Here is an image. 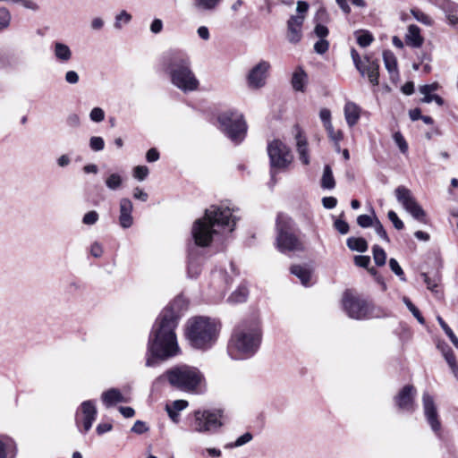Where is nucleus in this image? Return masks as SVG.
<instances>
[{
  "instance_id": "obj_38",
  "label": "nucleus",
  "mask_w": 458,
  "mask_h": 458,
  "mask_svg": "<svg viewBox=\"0 0 458 458\" xmlns=\"http://www.w3.org/2000/svg\"><path fill=\"white\" fill-rule=\"evenodd\" d=\"M221 0H195L196 6L204 11L214 10Z\"/></svg>"
},
{
  "instance_id": "obj_39",
  "label": "nucleus",
  "mask_w": 458,
  "mask_h": 458,
  "mask_svg": "<svg viewBox=\"0 0 458 458\" xmlns=\"http://www.w3.org/2000/svg\"><path fill=\"white\" fill-rule=\"evenodd\" d=\"M403 301L404 302L408 310L412 313V315L417 318L419 323L423 325L425 323L424 318L421 316L420 310L412 304L410 299L408 297H403Z\"/></svg>"
},
{
  "instance_id": "obj_15",
  "label": "nucleus",
  "mask_w": 458,
  "mask_h": 458,
  "mask_svg": "<svg viewBox=\"0 0 458 458\" xmlns=\"http://www.w3.org/2000/svg\"><path fill=\"white\" fill-rule=\"evenodd\" d=\"M423 410L427 421L432 430L437 433L440 430L441 423L438 420V414L433 397L425 392L422 395Z\"/></svg>"
},
{
  "instance_id": "obj_59",
  "label": "nucleus",
  "mask_w": 458,
  "mask_h": 458,
  "mask_svg": "<svg viewBox=\"0 0 458 458\" xmlns=\"http://www.w3.org/2000/svg\"><path fill=\"white\" fill-rule=\"evenodd\" d=\"M335 227L342 234H346L349 232V225L341 219L335 222Z\"/></svg>"
},
{
  "instance_id": "obj_47",
  "label": "nucleus",
  "mask_w": 458,
  "mask_h": 458,
  "mask_svg": "<svg viewBox=\"0 0 458 458\" xmlns=\"http://www.w3.org/2000/svg\"><path fill=\"white\" fill-rule=\"evenodd\" d=\"M372 226H374L376 233H377V235L380 238H382L386 242H389V241H390L389 237L384 228L383 225L380 223V221L377 217H375V223Z\"/></svg>"
},
{
  "instance_id": "obj_28",
  "label": "nucleus",
  "mask_w": 458,
  "mask_h": 458,
  "mask_svg": "<svg viewBox=\"0 0 458 458\" xmlns=\"http://www.w3.org/2000/svg\"><path fill=\"white\" fill-rule=\"evenodd\" d=\"M347 246L352 250H356L360 252H365L368 249V243L363 238H348Z\"/></svg>"
},
{
  "instance_id": "obj_8",
  "label": "nucleus",
  "mask_w": 458,
  "mask_h": 458,
  "mask_svg": "<svg viewBox=\"0 0 458 458\" xmlns=\"http://www.w3.org/2000/svg\"><path fill=\"white\" fill-rule=\"evenodd\" d=\"M276 247L282 251H299L303 250V245L294 233V223L285 214H278L276 217Z\"/></svg>"
},
{
  "instance_id": "obj_51",
  "label": "nucleus",
  "mask_w": 458,
  "mask_h": 458,
  "mask_svg": "<svg viewBox=\"0 0 458 458\" xmlns=\"http://www.w3.org/2000/svg\"><path fill=\"white\" fill-rule=\"evenodd\" d=\"M148 174V168L144 165H138L133 170V176L140 181H143Z\"/></svg>"
},
{
  "instance_id": "obj_45",
  "label": "nucleus",
  "mask_w": 458,
  "mask_h": 458,
  "mask_svg": "<svg viewBox=\"0 0 458 458\" xmlns=\"http://www.w3.org/2000/svg\"><path fill=\"white\" fill-rule=\"evenodd\" d=\"M99 218L97 211L91 210L86 213L82 218V223L87 225H95Z\"/></svg>"
},
{
  "instance_id": "obj_16",
  "label": "nucleus",
  "mask_w": 458,
  "mask_h": 458,
  "mask_svg": "<svg viewBox=\"0 0 458 458\" xmlns=\"http://www.w3.org/2000/svg\"><path fill=\"white\" fill-rule=\"evenodd\" d=\"M414 393L412 386L407 385L395 397V403L401 410L412 411L414 410Z\"/></svg>"
},
{
  "instance_id": "obj_60",
  "label": "nucleus",
  "mask_w": 458,
  "mask_h": 458,
  "mask_svg": "<svg viewBox=\"0 0 458 458\" xmlns=\"http://www.w3.org/2000/svg\"><path fill=\"white\" fill-rule=\"evenodd\" d=\"M354 263L358 267H367L370 263V258L369 256H355Z\"/></svg>"
},
{
  "instance_id": "obj_6",
  "label": "nucleus",
  "mask_w": 458,
  "mask_h": 458,
  "mask_svg": "<svg viewBox=\"0 0 458 458\" xmlns=\"http://www.w3.org/2000/svg\"><path fill=\"white\" fill-rule=\"evenodd\" d=\"M217 332L215 321L197 317L188 321L186 336L193 347L201 349L210 347L215 343Z\"/></svg>"
},
{
  "instance_id": "obj_32",
  "label": "nucleus",
  "mask_w": 458,
  "mask_h": 458,
  "mask_svg": "<svg viewBox=\"0 0 458 458\" xmlns=\"http://www.w3.org/2000/svg\"><path fill=\"white\" fill-rule=\"evenodd\" d=\"M437 320L439 323L442 329L449 337L452 344L455 346V348L458 349V338L456 337L453 330L448 327V325L444 321V319L440 316H437Z\"/></svg>"
},
{
  "instance_id": "obj_7",
  "label": "nucleus",
  "mask_w": 458,
  "mask_h": 458,
  "mask_svg": "<svg viewBox=\"0 0 458 458\" xmlns=\"http://www.w3.org/2000/svg\"><path fill=\"white\" fill-rule=\"evenodd\" d=\"M224 426V411L220 409L197 410L192 413L190 428L193 432L212 435Z\"/></svg>"
},
{
  "instance_id": "obj_31",
  "label": "nucleus",
  "mask_w": 458,
  "mask_h": 458,
  "mask_svg": "<svg viewBox=\"0 0 458 458\" xmlns=\"http://www.w3.org/2000/svg\"><path fill=\"white\" fill-rule=\"evenodd\" d=\"M247 295H248L247 288L244 286H241L229 296L228 301L231 303L243 302L246 300Z\"/></svg>"
},
{
  "instance_id": "obj_33",
  "label": "nucleus",
  "mask_w": 458,
  "mask_h": 458,
  "mask_svg": "<svg viewBox=\"0 0 458 458\" xmlns=\"http://www.w3.org/2000/svg\"><path fill=\"white\" fill-rule=\"evenodd\" d=\"M411 13L419 22H421L427 26H431L433 23L432 18L419 9H411Z\"/></svg>"
},
{
  "instance_id": "obj_62",
  "label": "nucleus",
  "mask_w": 458,
  "mask_h": 458,
  "mask_svg": "<svg viewBox=\"0 0 458 458\" xmlns=\"http://www.w3.org/2000/svg\"><path fill=\"white\" fill-rule=\"evenodd\" d=\"M90 254L95 258H100L103 254V247L99 242H94L90 246Z\"/></svg>"
},
{
  "instance_id": "obj_1",
  "label": "nucleus",
  "mask_w": 458,
  "mask_h": 458,
  "mask_svg": "<svg viewBox=\"0 0 458 458\" xmlns=\"http://www.w3.org/2000/svg\"><path fill=\"white\" fill-rule=\"evenodd\" d=\"M178 318L172 307L165 309L159 315L148 339L147 367L156 366L158 360H165L180 352L174 332Z\"/></svg>"
},
{
  "instance_id": "obj_64",
  "label": "nucleus",
  "mask_w": 458,
  "mask_h": 458,
  "mask_svg": "<svg viewBox=\"0 0 458 458\" xmlns=\"http://www.w3.org/2000/svg\"><path fill=\"white\" fill-rule=\"evenodd\" d=\"M66 123L71 127H78L81 124V120L78 114H71L67 116Z\"/></svg>"
},
{
  "instance_id": "obj_53",
  "label": "nucleus",
  "mask_w": 458,
  "mask_h": 458,
  "mask_svg": "<svg viewBox=\"0 0 458 458\" xmlns=\"http://www.w3.org/2000/svg\"><path fill=\"white\" fill-rule=\"evenodd\" d=\"M329 43L325 38H320L314 45V49L318 54H324L328 50Z\"/></svg>"
},
{
  "instance_id": "obj_49",
  "label": "nucleus",
  "mask_w": 458,
  "mask_h": 458,
  "mask_svg": "<svg viewBox=\"0 0 458 458\" xmlns=\"http://www.w3.org/2000/svg\"><path fill=\"white\" fill-rule=\"evenodd\" d=\"M389 267L391 270L401 278V280L405 281L403 271L395 259H390Z\"/></svg>"
},
{
  "instance_id": "obj_37",
  "label": "nucleus",
  "mask_w": 458,
  "mask_h": 458,
  "mask_svg": "<svg viewBox=\"0 0 458 458\" xmlns=\"http://www.w3.org/2000/svg\"><path fill=\"white\" fill-rule=\"evenodd\" d=\"M11 19L10 12L5 7H0V32L10 26Z\"/></svg>"
},
{
  "instance_id": "obj_19",
  "label": "nucleus",
  "mask_w": 458,
  "mask_h": 458,
  "mask_svg": "<svg viewBox=\"0 0 458 458\" xmlns=\"http://www.w3.org/2000/svg\"><path fill=\"white\" fill-rule=\"evenodd\" d=\"M101 400L106 407H111L119 403H127L128 400L123 395L120 390L116 388H110L104 392L101 395Z\"/></svg>"
},
{
  "instance_id": "obj_55",
  "label": "nucleus",
  "mask_w": 458,
  "mask_h": 458,
  "mask_svg": "<svg viewBox=\"0 0 458 458\" xmlns=\"http://www.w3.org/2000/svg\"><path fill=\"white\" fill-rule=\"evenodd\" d=\"M13 3L20 4L24 8L32 11H37L38 9V4L32 0H13Z\"/></svg>"
},
{
  "instance_id": "obj_63",
  "label": "nucleus",
  "mask_w": 458,
  "mask_h": 458,
  "mask_svg": "<svg viewBox=\"0 0 458 458\" xmlns=\"http://www.w3.org/2000/svg\"><path fill=\"white\" fill-rule=\"evenodd\" d=\"M169 406L172 407V409L176 412H179L188 406V402L185 400H176L174 401Z\"/></svg>"
},
{
  "instance_id": "obj_14",
  "label": "nucleus",
  "mask_w": 458,
  "mask_h": 458,
  "mask_svg": "<svg viewBox=\"0 0 458 458\" xmlns=\"http://www.w3.org/2000/svg\"><path fill=\"white\" fill-rule=\"evenodd\" d=\"M96 416L97 409L94 403L92 401H85L81 404L77 411L76 424L80 427V423L81 422L84 432H88L91 428Z\"/></svg>"
},
{
  "instance_id": "obj_43",
  "label": "nucleus",
  "mask_w": 458,
  "mask_h": 458,
  "mask_svg": "<svg viewBox=\"0 0 458 458\" xmlns=\"http://www.w3.org/2000/svg\"><path fill=\"white\" fill-rule=\"evenodd\" d=\"M372 41L373 36L368 31L360 32L357 36V42L362 47L369 46Z\"/></svg>"
},
{
  "instance_id": "obj_58",
  "label": "nucleus",
  "mask_w": 458,
  "mask_h": 458,
  "mask_svg": "<svg viewBox=\"0 0 458 458\" xmlns=\"http://www.w3.org/2000/svg\"><path fill=\"white\" fill-rule=\"evenodd\" d=\"M148 430V426L145 422L141 420L135 421L134 425L131 428V431L136 434H143Z\"/></svg>"
},
{
  "instance_id": "obj_24",
  "label": "nucleus",
  "mask_w": 458,
  "mask_h": 458,
  "mask_svg": "<svg viewBox=\"0 0 458 458\" xmlns=\"http://www.w3.org/2000/svg\"><path fill=\"white\" fill-rule=\"evenodd\" d=\"M308 81V75L302 68L298 67L293 74L292 85L296 91H304L306 83Z\"/></svg>"
},
{
  "instance_id": "obj_61",
  "label": "nucleus",
  "mask_w": 458,
  "mask_h": 458,
  "mask_svg": "<svg viewBox=\"0 0 458 458\" xmlns=\"http://www.w3.org/2000/svg\"><path fill=\"white\" fill-rule=\"evenodd\" d=\"M445 358L446 362L452 368L453 371L454 373L458 371V367L456 366V360L454 354L452 352H448L445 354Z\"/></svg>"
},
{
  "instance_id": "obj_26",
  "label": "nucleus",
  "mask_w": 458,
  "mask_h": 458,
  "mask_svg": "<svg viewBox=\"0 0 458 458\" xmlns=\"http://www.w3.org/2000/svg\"><path fill=\"white\" fill-rule=\"evenodd\" d=\"M291 273L297 276L301 284L305 286L309 284L310 280V271L300 265H294L291 267Z\"/></svg>"
},
{
  "instance_id": "obj_2",
  "label": "nucleus",
  "mask_w": 458,
  "mask_h": 458,
  "mask_svg": "<svg viewBox=\"0 0 458 458\" xmlns=\"http://www.w3.org/2000/svg\"><path fill=\"white\" fill-rule=\"evenodd\" d=\"M238 219L233 208L224 205L211 206L206 209L204 216L197 219L192 225L195 243L200 247L208 246L220 230L232 232Z\"/></svg>"
},
{
  "instance_id": "obj_22",
  "label": "nucleus",
  "mask_w": 458,
  "mask_h": 458,
  "mask_svg": "<svg viewBox=\"0 0 458 458\" xmlns=\"http://www.w3.org/2000/svg\"><path fill=\"white\" fill-rule=\"evenodd\" d=\"M360 109L356 104H354L352 102H348L345 104L344 117H345L346 123H348V125L350 127H352L353 125H355L358 123V121L360 119Z\"/></svg>"
},
{
  "instance_id": "obj_11",
  "label": "nucleus",
  "mask_w": 458,
  "mask_h": 458,
  "mask_svg": "<svg viewBox=\"0 0 458 458\" xmlns=\"http://www.w3.org/2000/svg\"><path fill=\"white\" fill-rule=\"evenodd\" d=\"M394 195L397 201L413 218L425 223L426 213L408 188L398 186L394 190Z\"/></svg>"
},
{
  "instance_id": "obj_46",
  "label": "nucleus",
  "mask_w": 458,
  "mask_h": 458,
  "mask_svg": "<svg viewBox=\"0 0 458 458\" xmlns=\"http://www.w3.org/2000/svg\"><path fill=\"white\" fill-rule=\"evenodd\" d=\"M89 118L95 123H100L105 119V112L100 107H94L89 113Z\"/></svg>"
},
{
  "instance_id": "obj_20",
  "label": "nucleus",
  "mask_w": 458,
  "mask_h": 458,
  "mask_svg": "<svg viewBox=\"0 0 458 458\" xmlns=\"http://www.w3.org/2000/svg\"><path fill=\"white\" fill-rule=\"evenodd\" d=\"M55 58L61 64H67L72 57V53L68 45L56 41L53 44Z\"/></svg>"
},
{
  "instance_id": "obj_18",
  "label": "nucleus",
  "mask_w": 458,
  "mask_h": 458,
  "mask_svg": "<svg viewBox=\"0 0 458 458\" xmlns=\"http://www.w3.org/2000/svg\"><path fill=\"white\" fill-rule=\"evenodd\" d=\"M304 21L302 15L292 16L288 21V39L292 43H297L301 38V26Z\"/></svg>"
},
{
  "instance_id": "obj_54",
  "label": "nucleus",
  "mask_w": 458,
  "mask_h": 458,
  "mask_svg": "<svg viewBox=\"0 0 458 458\" xmlns=\"http://www.w3.org/2000/svg\"><path fill=\"white\" fill-rule=\"evenodd\" d=\"M319 117L323 122L324 127L329 126L331 123V112L327 108H322L319 112Z\"/></svg>"
},
{
  "instance_id": "obj_3",
  "label": "nucleus",
  "mask_w": 458,
  "mask_h": 458,
  "mask_svg": "<svg viewBox=\"0 0 458 458\" xmlns=\"http://www.w3.org/2000/svg\"><path fill=\"white\" fill-rule=\"evenodd\" d=\"M261 331L257 321L244 322L238 326L229 342L228 352L234 360L247 359L258 351Z\"/></svg>"
},
{
  "instance_id": "obj_10",
  "label": "nucleus",
  "mask_w": 458,
  "mask_h": 458,
  "mask_svg": "<svg viewBox=\"0 0 458 458\" xmlns=\"http://www.w3.org/2000/svg\"><path fill=\"white\" fill-rule=\"evenodd\" d=\"M342 304L347 315L354 319L368 318L371 313L372 307L365 300L354 295L350 291H345Z\"/></svg>"
},
{
  "instance_id": "obj_44",
  "label": "nucleus",
  "mask_w": 458,
  "mask_h": 458,
  "mask_svg": "<svg viewBox=\"0 0 458 458\" xmlns=\"http://www.w3.org/2000/svg\"><path fill=\"white\" fill-rule=\"evenodd\" d=\"M89 147L94 151H100L105 148V141L101 137L93 136L89 139Z\"/></svg>"
},
{
  "instance_id": "obj_12",
  "label": "nucleus",
  "mask_w": 458,
  "mask_h": 458,
  "mask_svg": "<svg viewBox=\"0 0 458 458\" xmlns=\"http://www.w3.org/2000/svg\"><path fill=\"white\" fill-rule=\"evenodd\" d=\"M272 170L284 169L293 160V156L285 144L280 140H274L267 147Z\"/></svg>"
},
{
  "instance_id": "obj_4",
  "label": "nucleus",
  "mask_w": 458,
  "mask_h": 458,
  "mask_svg": "<svg viewBox=\"0 0 458 458\" xmlns=\"http://www.w3.org/2000/svg\"><path fill=\"white\" fill-rule=\"evenodd\" d=\"M169 384L179 390L201 394L206 389V380L203 374L195 367L182 365L174 367L162 376Z\"/></svg>"
},
{
  "instance_id": "obj_36",
  "label": "nucleus",
  "mask_w": 458,
  "mask_h": 458,
  "mask_svg": "<svg viewBox=\"0 0 458 458\" xmlns=\"http://www.w3.org/2000/svg\"><path fill=\"white\" fill-rule=\"evenodd\" d=\"M131 20V15L128 13L126 11H122L115 16V21L114 23V27L116 30H121L123 24H128Z\"/></svg>"
},
{
  "instance_id": "obj_30",
  "label": "nucleus",
  "mask_w": 458,
  "mask_h": 458,
  "mask_svg": "<svg viewBox=\"0 0 458 458\" xmlns=\"http://www.w3.org/2000/svg\"><path fill=\"white\" fill-rule=\"evenodd\" d=\"M383 60L386 68L389 72H394L397 71V62L394 55L389 51L386 50L383 53Z\"/></svg>"
},
{
  "instance_id": "obj_40",
  "label": "nucleus",
  "mask_w": 458,
  "mask_h": 458,
  "mask_svg": "<svg viewBox=\"0 0 458 458\" xmlns=\"http://www.w3.org/2000/svg\"><path fill=\"white\" fill-rule=\"evenodd\" d=\"M395 144L398 146L400 151L405 154L408 151V144L400 131H396L393 135Z\"/></svg>"
},
{
  "instance_id": "obj_9",
  "label": "nucleus",
  "mask_w": 458,
  "mask_h": 458,
  "mask_svg": "<svg viewBox=\"0 0 458 458\" xmlns=\"http://www.w3.org/2000/svg\"><path fill=\"white\" fill-rule=\"evenodd\" d=\"M218 123L221 130L232 141L239 143L244 139L247 124L241 113L233 110L224 112L218 116Z\"/></svg>"
},
{
  "instance_id": "obj_50",
  "label": "nucleus",
  "mask_w": 458,
  "mask_h": 458,
  "mask_svg": "<svg viewBox=\"0 0 458 458\" xmlns=\"http://www.w3.org/2000/svg\"><path fill=\"white\" fill-rule=\"evenodd\" d=\"M10 444L0 439V458H13L14 454L9 451Z\"/></svg>"
},
{
  "instance_id": "obj_57",
  "label": "nucleus",
  "mask_w": 458,
  "mask_h": 458,
  "mask_svg": "<svg viewBox=\"0 0 458 458\" xmlns=\"http://www.w3.org/2000/svg\"><path fill=\"white\" fill-rule=\"evenodd\" d=\"M439 89V84L437 82H433L431 84L422 85L419 88V91L420 94H428L432 93Z\"/></svg>"
},
{
  "instance_id": "obj_42",
  "label": "nucleus",
  "mask_w": 458,
  "mask_h": 458,
  "mask_svg": "<svg viewBox=\"0 0 458 458\" xmlns=\"http://www.w3.org/2000/svg\"><path fill=\"white\" fill-rule=\"evenodd\" d=\"M351 56L357 70L360 72L362 76H365V68L363 67L365 60L362 61L360 59L359 53L354 48L351 50Z\"/></svg>"
},
{
  "instance_id": "obj_27",
  "label": "nucleus",
  "mask_w": 458,
  "mask_h": 458,
  "mask_svg": "<svg viewBox=\"0 0 458 458\" xmlns=\"http://www.w3.org/2000/svg\"><path fill=\"white\" fill-rule=\"evenodd\" d=\"M335 185V178L330 165H327L324 167L323 175L321 178V187L324 189H333Z\"/></svg>"
},
{
  "instance_id": "obj_48",
  "label": "nucleus",
  "mask_w": 458,
  "mask_h": 458,
  "mask_svg": "<svg viewBox=\"0 0 458 458\" xmlns=\"http://www.w3.org/2000/svg\"><path fill=\"white\" fill-rule=\"evenodd\" d=\"M387 217L393 223L395 229L402 230L404 227L403 222L398 217L394 211H388Z\"/></svg>"
},
{
  "instance_id": "obj_34",
  "label": "nucleus",
  "mask_w": 458,
  "mask_h": 458,
  "mask_svg": "<svg viewBox=\"0 0 458 458\" xmlns=\"http://www.w3.org/2000/svg\"><path fill=\"white\" fill-rule=\"evenodd\" d=\"M373 259L377 266H384L386 264V254L385 250L378 245H375L372 249Z\"/></svg>"
},
{
  "instance_id": "obj_21",
  "label": "nucleus",
  "mask_w": 458,
  "mask_h": 458,
  "mask_svg": "<svg viewBox=\"0 0 458 458\" xmlns=\"http://www.w3.org/2000/svg\"><path fill=\"white\" fill-rule=\"evenodd\" d=\"M405 42L411 47H420L424 42L423 37L420 35V29L414 24H411L408 27L407 33L405 35Z\"/></svg>"
},
{
  "instance_id": "obj_29",
  "label": "nucleus",
  "mask_w": 458,
  "mask_h": 458,
  "mask_svg": "<svg viewBox=\"0 0 458 458\" xmlns=\"http://www.w3.org/2000/svg\"><path fill=\"white\" fill-rule=\"evenodd\" d=\"M123 181V180L119 174L113 173L106 177L105 183L109 190L117 191L121 188Z\"/></svg>"
},
{
  "instance_id": "obj_41",
  "label": "nucleus",
  "mask_w": 458,
  "mask_h": 458,
  "mask_svg": "<svg viewBox=\"0 0 458 458\" xmlns=\"http://www.w3.org/2000/svg\"><path fill=\"white\" fill-rule=\"evenodd\" d=\"M327 131L328 137L335 142L337 145V150H339V141L343 139V133L341 131H335L333 127V124L325 127Z\"/></svg>"
},
{
  "instance_id": "obj_5",
  "label": "nucleus",
  "mask_w": 458,
  "mask_h": 458,
  "mask_svg": "<svg viewBox=\"0 0 458 458\" xmlns=\"http://www.w3.org/2000/svg\"><path fill=\"white\" fill-rule=\"evenodd\" d=\"M166 71L173 85L182 91L186 93L199 89V81L191 71L190 59L185 55H173L166 64Z\"/></svg>"
},
{
  "instance_id": "obj_52",
  "label": "nucleus",
  "mask_w": 458,
  "mask_h": 458,
  "mask_svg": "<svg viewBox=\"0 0 458 458\" xmlns=\"http://www.w3.org/2000/svg\"><path fill=\"white\" fill-rule=\"evenodd\" d=\"M375 221L368 215H360L357 217V224L363 228L372 226Z\"/></svg>"
},
{
  "instance_id": "obj_25",
  "label": "nucleus",
  "mask_w": 458,
  "mask_h": 458,
  "mask_svg": "<svg viewBox=\"0 0 458 458\" xmlns=\"http://www.w3.org/2000/svg\"><path fill=\"white\" fill-rule=\"evenodd\" d=\"M296 140H297V151L299 154L300 160L304 165H308L310 163V158H309V155H308L307 141L301 136V132H298L296 134Z\"/></svg>"
},
{
  "instance_id": "obj_23",
  "label": "nucleus",
  "mask_w": 458,
  "mask_h": 458,
  "mask_svg": "<svg viewBox=\"0 0 458 458\" xmlns=\"http://www.w3.org/2000/svg\"><path fill=\"white\" fill-rule=\"evenodd\" d=\"M363 67L365 68V75L368 76L369 81L373 85L378 84V69L379 65L377 62L370 60L368 57H365V63L363 64Z\"/></svg>"
},
{
  "instance_id": "obj_56",
  "label": "nucleus",
  "mask_w": 458,
  "mask_h": 458,
  "mask_svg": "<svg viewBox=\"0 0 458 458\" xmlns=\"http://www.w3.org/2000/svg\"><path fill=\"white\" fill-rule=\"evenodd\" d=\"M64 79L67 83L73 85L79 82L80 77L77 72L71 70L65 72Z\"/></svg>"
},
{
  "instance_id": "obj_17",
  "label": "nucleus",
  "mask_w": 458,
  "mask_h": 458,
  "mask_svg": "<svg viewBox=\"0 0 458 458\" xmlns=\"http://www.w3.org/2000/svg\"><path fill=\"white\" fill-rule=\"evenodd\" d=\"M132 202L128 198H123L119 202V225L123 229L130 228L133 225Z\"/></svg>"
},
{
  "instance_id": "obj_35",
  "label": "nucleus",
  "mask_w": 458,
  "mask_h": 458,
  "mask_svg": "<svg viewBox=\"0 0 458 458\" xmlns=\"http://www.w3.org/2000/svg\"><path fill=\"white\" fill-rule=\"evenodd\" d=\"M253 437L250 432L244 433L239 437L233 443H229L225 445V448L240 447L252 440Z\"/></svg>"
},
{
  "instance_id": "obj_13",
  "label": "nucleus",
  "mask_w": 458,
  "mask_h": 458,
  "mask_svg": "<svg viewBox=\"0 0 458 458\" xmlns=\"http://www.w3.org/2000/svg\"><path fill=\"white\" fill-rule=\"evenodd\" d=\"M270 64L267 61H260L248 73L247 82L250 89H257L265 86Z\"/></svg>"
}]
</instances>
